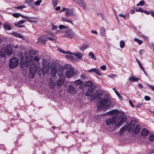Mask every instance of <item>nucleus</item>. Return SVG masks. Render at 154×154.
<instances>
[{"instance_id":"473e14b6","label":"nucleus","mask_w":154,"mask_h":154,"mask_svg":"<svg viewBox=\"0 0 154 154\" xmlns=\"http://www.w3.org/2000/svg\"><path fill=\"white\" fill-rule=\"evenodd\" d=\"M64 67L65 69H67V70H69L70 69H72V68H71V66L69 64H65L64 66Z\"/></svg>"},{"instance_id":"774afa93","label":"nucleus","mask_w":154,"mask_h":154,"mask_svg":"<svg viewBox=\"0 0 154 154\" xmlns=\"http://www.w3.org/2000/svg\"><path fill=\"white\" fill-rule=\"evenodd\" d=\"M150 13H151V16H152V17H154V12L151 11Z\"/></svg>"},{"instance_id":"9d476101","label":"nucleus","mask_w":154,"mask_h":154,"mask_svg":"<svg viewBox=\"0 0 154 154\" xmlns=\"http://www.w3.org/2000/svg\"><path fill=\"white\" fill-rule=\"evenodd\" d=\"M73 9H69L67 8L66 9L65 15L66 17L71 16L73 15Z\"/></svg>"},{"instance_id":"4468645a","label":"nucleus","mask_w":154,"mask_h":154,"mask_svg":"<svg viewBox=\"0 0 154 154\" xmlns=\"http://www.w3.org/2000/svg\"><path fill=\"white\" fill-rule=\"evenodd\" d=\"M12 16L14 17L18 18L20 16H21L23 18H28V19H30L31 18V17H29L27 16H24L23 15H22L20 13H13L12 14Z\"/></svg>"},{"instance_id":"393cba45","label":"nucleus","mask_w":154,"mask_h":154,"mask_svg":"<svg viewBox=\"0 0 154 154\" xmlns=\"http://www.w3.org/2000/svg\"><path fill=\"white\" fill-rule=\"evenodd\" d=\"M49 85L50 87L53 89L55 85L52 81L50 80L49 82Z\"/></svg>"},{"instance_id":"f257e3e1","label":"nucleus","mask_w":154,"mask_h":154,"mask_svg":"<svg viewBox=\"0 0 154 154\" xmlns=\"http://www.w3.org/2000/svg\"><path fill=\"white\" fill-rule=\"evenodd\" d=\"M110 112V114L115 113L116 114L118 113V115L116 116H114L106 120V123L108 125L115 124V127L119 128L127 120V117L122 112L119 113L117 110H113Z\"/></svg>"},{"instance_id":"2eb2a0df","label":"nucleus","mask_w":154,"mask_h":154,"mask_svg":"<svg viewBox=\"0 0 154 154\" xmlns=\"http://www.w3.org/2000/svg\"><path fill=\"white\" fill-rule=\"evenodd\" d=\"M3 28L6 30H10L12 29L11 25L9 23H5L4 25Z\"/></svg>"},{"instance_id":"1a4fd4ad","label":"nucleus","mask_w":154,"mask_h":154,"mask_svg":"<svg viewBox=\"0 0 154 154\" xmlns=\"http://www.w3.org/2000/svg\"><path fill=\"white\" fill-rule=\"evenodd\" d=\"M68 88L67 92L71 94H75L76 93V89L72 85H69L68 86Z\"/></svg>"},{"instance_id":"13d9d810","label":"nucleus","mask_w":154,"mask_h":154,"mask_svg":"<svg viewBox=\"0 0 154 154\" xmlns=\"http://www.w3.org/2000/svg\"><path fill=\"white\" fill-rule=\"evenodd\" d=\"M144 52V51L143 50H141L139 52V53L141 55H142L143 53Z\"/></svg>"},{"instance_id":"09e8293b","label":"nucleus","mask_w":154,"mask_h":154,"mask_svg":"<svg viewBox=\"0 0 154 154\" xmlns=\"http://www.w3.org/2000/svg\"><path fill=\"white\" fill-rule=\"evenodd\" d=\"M56 73V70L55 69H53V71H52V72H51V74L52 75H54Z\"/></svg>"},{"instance_id":"ea45409f","label":"nucleus","mask_w":154,"mask_h":154,"mask_svg":"<svg viewBox=\"0 0 154 154\" xmlns=\"http://www.w3.org/2000/svg\"><path fill=\"white\" fill-rule=\"evenodd\" d=\"M119 16L121 17H123L126 20H127V19H128L129 17V15H128L127 16H125L124 15H122L121 14H119Z\"/></svg>"},{"instance_id":"6e6d98bb","label":"nucleus","mask_w":154,"mask_h":154,"mask_svg":"<svg viewBox=\"0 0 154 154\" xmlns=\"http://www.w3.org/2000/svg\"><path fill=\"white\" fill-rule=\"evenodd\" d=\"M76 3L80 4V2L82 1V0H73Z\"/></svg>"},{"instance_id":"58836bf2","label":"nucleus","mask_w":154,"mask_h":154,"mask_svg":"<svg viewBox=\"0 0 154 154\" xmlns=\"http://www.w3.org/2000/svg\"><path fill=\"white\" fill-rule=\"evenodd\" d=\"M42 2V0H38L35 2L34 3V5H36L38 6Z\"/></svg>"},{"instance_id":"a878e982","label":"nucleus","mask_w":154,"mask_h":154,"mask_svg":"<svg viewBox=\"0 0 154 154\" xmlns=\"http://www.w3.org/2000/svg\"><path fill=\"white\" fill-rule=\"evenodd\" d=\"M79 4L84 9H85L86 8L85 4L83 1H81Z\"/></svg>"},{"instance_id":"9b49d317","label":"nucleus","mask_w":154,"mask_h":154,"mask_svg":"<svg viewBox=\"0 0 154 154\" xmlns=\"http://www.w3.org/2000/svg\"><path fill=\"white\" fill-rule=\"evenodd\" d=\"M74 74V71L72 69L67 70L66 72V76L67 78L71 77Z\"/></svg>"},{"instance_id":"ddd939ff","label":"nucleus","mask_w":154,"mask_h":154,"mask_svg":"<svg viewBox=\"0 0 154 154\" xmlns=\"http://www.w3.org/2000/svg\"><path fill=\"white\" fill-rule=\"evenodd\" d=\"M65 79V78L64 76H61L57 82V86H60L62 85L64 83Z\"/></svg>"},{"instance_id":"e433bc0d","label":"nucleus","mask_w":154,"mask_h":154,"mask_svg":"<svg viewBox=\"0 0 154 154\" xmlns=\"http://www.w3.org/2000/svg\"><path fill=\"white\" fill-rule=\"evenodd\" d=\"M65 57L67 58H68L71 60H73V57L72 55L68 54L67 55L65 56Z\"/></svg>"},{"instance_id":"3c124183","label":"nucleus","mask_w":154,"mask_h":154,"mask_svg":"<svg viewBox=\"0 0 154 154\" xmlns=\"http://www.w3.org/2000/svg\"><path fill=\"white\" fill-rule=\"evenodd\" d=\"M147 85L151 89L154 91V86L152 85Z\"/></svg>"},{"instance_id":"4be33fe9","label":"nucleus","mask_w":154,"mask_h":154,"mask_svg":"<svg viewBox=\"0 0 154 154\" xmlns=\"http://www.w3.org/2000/svg\"><path fill=\"white\" fill-rule=\"evenodd\" d=\"M130 81L132 82H135L139 80V78L133 76L131 77H130L129 78Z\"/></svg>"},{"instance_id":"4d7b16f0","label":"nucleus","mask_w":154,"mask_h":154,"mask_svg":"<svg viewBox=\"0 0 154 154\" xmlns=\"http://www.w3.org/2000/svg\"><path fill=\"white\" fill-rule=\"evenodd\" d=\"M143 12L147 14H149L150 13V12L148 11H143Z\"/></svg>"},{"instance_id":"aec40b11","label":"nucleus","mask_w":154,"mask_h":154,"mask_svg":"<svg viewBox=\"0 0 154 154\" xmlns=\"http://www.w3.org/2000/svg\"><path fill=\"white\" fill-rule=\"evenodd\" d=\"M128 128V126L125 125L120 130V134L121 135H122L123 132L125 130L127 129Z\"/></svg>"},{"instance_id":"bb28decb","label":"nucleus","mask_w":154,"mask_h":154,"mask_svg":"<svg viewBox=\"0 0 154 154\" xmlns=\"http://www.w3.org/2000/svg\"><path fill=\"white\" fill-rule=\"evenodd\" d=\"M61 20L62 21L67 22L69 23H72V20L68 19L65 17H62L61 18Z\"/></svg>"},{"instance_id":"412c9836","label":"nucleus","mask_w":154,"mask_h":154,"mask_svg":"<svg viewBox=\"0 0 154 154\" xmlns=\"http://www.w3.org/2000/svg\"><path fill=\"white\" fill-rule=\"evenodd\" d=\"M26 2L30 7L32 8H34V4L32 1L31 0H26Z\"/></svg>"},{"instance_id":"f8f14e48","label":"nucleus","mask_w":154,"mask_h":154,"mask_svg":"<svg viewBox=\"0 0 154 154\" xmlns=\"http://www.w3.org/2000/svg\"><path fill=\"white\" fill-rule=\"evenodd\" d=\"M25 20H21L18 21L17 23H14V25L18 28L24 27H25L24 25H22L21 24L25 23Z\"/></svg>"},{"instance_id":"39448f33","label":"nucleus","mask_w":154,"mask_h":154,"mask_svg":"<svg viewBox=\"0 0 154 154\" xmlns=\"http://www.w3.org/2000/svg\"><path fill=\"white\" fill-rule=\"evenodd\" d=\"M19 64V60L16 57H13L9 61V66L12 69L16 68Z\"/></svg>"},{"instance_id":"72a5a7b5","label":"nucleus","mask_w":154,"mask_h":154,"mask_svg":"<svg viewBox=\"0 0 154 154\" xmlns=\"http://www.w3.org/2000/svg\"><path fill=\"white\" fill-rule=\"evenodd\" d=\"M58 51L61 53H64V54H70V52L69 51H64L61 49H58Z\"/></svg>"},{"instance_id":"338daca9","label":"nucleus","mask_w":154,"mask_h":154,"mask_svg":"<svg viewBox=\"0 0 154 154\" xmlns=\"http://www.w3.org/2000/svg\"><path fill=\"white\" fill-rule=\"evenodd\" d=\"M129 103L131 106H132L133 107L134 106L133 104V103L131 101H129Z\"/></svg>"},{"instance_id":"4c0bfd02","label":"nucleus","mask_w":154,"mask_h":154,"mask_svg":"<svg viewBox=\"0 0 154 154\" xmlns=\"http://www.w3.org/2000/svg\"><path fill=\"white\" fill-rule=\"evenodd\" d=\"M136 10L137 12H140L143 13V10L142 8L140 7H137L136 8Z\"/></svg>"},{"instance_id":"a18cd8bd","label":"nucleus","mask_w":154,"mask_h":154,"mask_svg":"<svg viewBox=\"0 0 154 154\" xmlns=\"http://www.w3.org/2000/svg\"><path fill=\"white\" fill-rule=\"evenodd\" d=\"M47 39H48L49 40L51 41H54L55 42L56 41V39L54 38L47 37Z\"/></svg>"},{"instance_id":"37998d69","label":"nucleus","mask_w":154,"mask_h":154,"mask_svg":"<svg viewBox=\"0 0 154 154\" xmlns=\"http://www.w3.org/2000/svg\"><path fill=\"white\" fill-rule=\"evenodd\" d=\"M149 139L151 141L154 140V135L151 134L149 136Z\"/></svg>"},{"instance_id":"49530a36","label":"nucleus","mask_w":154,"mask_h":154,"mask_svg":"<svg viewBox=\"0 0 154 154\" xmlns=\"http://www.w3.org/2000/svg\"><path fill=\"white\" fill-rule=\"evenodd\" d=\"M58 28V27L57 26L54 25H52V28L51 29L52 30H55L57 29V28Z\"/></svg>"},{"instance_id":"cd10ccee","label":"nucleus","mask_w":154,"mask_h":154,"mask_svg":"<svg viewBox=\"0 0 154 154\" xmlns=\"http://www.w3.org/2000/svg\"><path fill=\"white\" fill-rule=\"evenodd\" d=\"M88 55L89 56H91V58L94 60H96V58L93 52H90Z\"/></svg>"},{"instance_id":"20e7f679","label":"nucleus","mask_w":154,"mask_h":154,"mask_svg":"<svg viewBox=\"0 0 154 154\" xmlns=\"http://www.w3.org/2000/svg\"><path fill=\"white\" fill-rule=\"evenodd\" d=\"M12 48L10 45H3L1 47V52L3 54H7L10 56L12 53Z\"/></svg>"},{"instance_id":"69168bd1","label":"nucleus","mask_w":154,"mask_h":154,"mask_svg":"<svg viewBox=\"0 0 154 154\" xmlns=\"http://www.w3.org/2000/svg\"><path fill=\"white\" fill-rule=\"evenodd\" d=\"M113 89L115 91L116 94H118L119 93L116 90V88L115 87Z\"/></svg>"},{"instance_id":"c85d7f7f","label":"nucleus","mask_w":154,"mask_h":154,"mask_svg":"<svg viewBox=\"0 0 154 154\" xmlns=\"http://www.w3.org/2000/svg\"><path fill=\"white\" fill-rule=\"evenodd\" d=\"M92 85L93 84L92 82L88 80L86 82L85 85L86 86H90Z\"/></svg>"},{"instance_id":"f03ea898","label":"nucleus","mask_w":154,"mask_h":154,"mask_svg":"<svg viewBox=\"0 0 154 154\" xmlns=\"http://www.w3.org/2000/svg\"><path fill=\"white\" fill-rule=\"evenodd\" d=\"M25 62L23 63V61H21V67L25 66L26 67L29 66V77L31 78H33L37 71V67L34 63L33 57L30 54L27 56L26 55Z\"/></svg>"},{"instance_id":"c9c22d12","label":"nucleus","mask_w":154,"mask_h":154,"mask_svg":"<svg viewBox=\"0 0 154 154\" xmlns=\"http://www.w3.org/2000/svg\"><path fill=\"white\" fill-rule=\"evenodd\" d=\"M139 66L140 68L143 72H144V74L146 75H147V73H146V71H145V70L144 69V68L142 66V64H140V65H139Z\"/></svg>"},{"instance_id":"0e129e2a","label":"nucleus","mask_w":154,"mask_h":154,"mask_svg":"<svg viewBox=\"0 0 154 154\" xmlns=\"http://www.w3.org/2000/svg\"><path fill=\"white\" fill-rule=\"evenodd\" d=\"M91 32L95 34H97V32L95 30H92L91 31Z\"/></svg>"},{"instance_id":"79ce46f5","label":"nucleus","mask_w":154,"mask_h":154,"mask_svg":"<svg viewBox=\"0 0 154 154\" xmlns=\"http://www.w3.org/2000/svg\"><path fill=\"white\" fill-rule=\"evenodd\" d=\"M59 27L60 29H65L66 30L68 28L64 25H60L59 26Z\"/></svg>"},{"instance_id":"b1692460","label":"nucleus","mask_w":154,"mask_h":154,"mask_svg":"<svg viewBox=\"0 0 154 154\" xmlns=\"http://www.w3.org/2000/svg\"><path fill=\"white\" fill-rule=\"evenodd\" d=\"M100 33L102 35L105 36L106 34V30L103 27H102L100 29Z\"/></svg>"},{"instance_id":"bf43d9fd","label":"nucleus","mask_w":154,"mask_h":154,"mask_svg":"<svg viewBox=\"0 0 154 154\" xmlns=\"http://www.w3.org/2000/svg\"><path fill=\"white\" fill-rule=\"evenodd\" d=\"M80 77L81 78H82L83 79H85L86 78V76L84 74L81 75Z\"/></svg>"},{"instance_id":"dca6fc26","label":"nucleus","mask_w":154,"mask_h":154,"mask_svg":"<svg viewBox=\"0 0 154 154\" xmlns=\"http://www.w3.org/2000/svg\"><path fill=\"white\" fill-rule=\"evenodd\" d=\"M88 72H95L97 74L99 75H101V74L100 73V71L99 69H97L96 68H93L89 70Z\"/></svg>"},{"instance_id":"052dcab7","label":"nucleus","mask_w":154,"mask_h":154,"mask_svg":"<svg viewBox=\"0 0 154 154\" xmlns=\"http://www.w3.org/2000/svg\"><path fill=\"white\" fill-rule=\"evenodd\" d=\"M115 75H113V74H110V75H108L107 76L110 78H114Z\"/></svg>"},{"instance_id":"a19ab883","label":"nucleus","mask_w":154,"mask_h":154,"mask_svg":"<svg viewBox=\"0 0 154 154\" xmlns=\"http://www.w3.org/2000/svg\"><path fill=\"white\" fill-rule=\"evenodd\" d=\"M145 4V2L143 0H142L141 1H140L138 4H137V6H142L143 5H144Z\"/></svg>"},{"instance_id":"864d4df0","label":"nucleus","mask_w":154,"mask_h":154,"mask_svg":"<svg viewBox=\"0 0 154 154\" xmlns=\"http://www.w3.org/2000/svg\"><path fill=\"white\" fill-rule=\"evenodd\" d=\"M67 8H63L61 10H60V12H63L64 11H65V12H66V9H67Z\"/></svg>"},{"instance_id":"6e6552de","label":"nucleus","mask_w":154,"mask_h":154,"mask_svg":"<svg viewBox=\"0 0 154 154\" xmlns=\"http://www.w3.org/2000/svg\"><path fill=\"white\" fill-rule=\"evenodd\" d=\"M64 32L66 33L65 37L69 38H72L74 36V32L72 29H67L65 30Z\"/></svg>"},{"instance_id":"0eeeda50","label":"nucleus","mask_w":154,"mask_h":154,"mask_svg":"<svg viewBox=\"0 0 154 154\" xmlns=\"http://www.w3.org/2000/svg\"><path fill=\"white\" fill-rule=\"evenodd\" d=\"M47 35H43L39 37L38 38L37 43L41 45L45 44L47 40Z\"/></svg>"},{"instance_id":"8fccbe9b","label":"nucleus","mask_w":154,"mask_h":154,"mask_svg":"<svg viewBox=\"0 0 154 154\" xmlns=\"http://www.w3.org/2000/svg\"><path fill=\"white\" fill-rule=\"evenodd\" d=\"M116 95L120 100H122L123 99L122 97L120 94L119 93H118V94H117Z\"/></svg>"},{"instance_id":"e2e57ef3","label":"nucleus","mask_w":154,"mask_h":154,"mask_svg":"<svg viewBox=\"0 0 154 154\" xmlns=\"http://www.w3.org/2000/svg\"><path fill=\"white\" fill-rule=\"evenodd\" d=\"M142 103H138L137 105V107L139 108V107H140L141 106H142Z\"/></svg>"},{"instance_id":"5fc2aeb1","label":"nucleus","mask_w":154,"mask_h":154,"mask_svg":"<svg viewBox=\"0 0 154 154\" xmlns=\"http://www.w3.org/2000/svg\"><path fill=\"white\" fill-rule=\"evenodd\" d=\"M34 59L37 62L39 60V58L37 56H35L34 57Z\"/></svg>"},{"instance_id":"7c9ffc66","label":"nucleus","mask_w":154,"mask_h":154,"mask_svg":"<svg viewBox=\"0 0 154 154\" xmlns=\"http://www.w3.org/2000/svg\"><path fill=\"white\" fill-rule=\"evenodd\" d=\"M125 46V42L123 40H121L120 42V46L121 48H123Z\"/></svg>"},{"instance_id":"6ab92c4d","label":"nucleus","mask_w":154,"mask_h":154,"mask_svg":"<svg viewBox=\"0 0 154 154\" xmlns=\"http://www.w3.org/2000/svg\"><path fill=\"white\" fill-rule=\"evenodd\" d=\"M141 128L140 126L138 125H137L134 130V132L135 134H137L139 133Z\"/></svg>"},{"instance_id":"a211bd4d","label":"nucleus","mask_w":154,"mask_h":154,"mask_svg":"<svg viewBox=\"0 0 154 154\" xmlns=\"http://www.w3.org/2000/svg\"><path fill=\"white\" fill-rule=\"evenodd\" d=\"M70 54H73L77 59H80L82 58V57L83 54H81L79 52L76 53H71Z\"/></svg>"},{"instance_id":"c03bdc74","label":"nucleus","mask_w":154,"mask_h":154,"mask_svg":"<svg viewBox=\"0 0 154 154\" xmlns=\"http://www.w3.org/2000/svg\"><path fill=\"white\" fill-rule=\"evenodd\" d=\"M100 69L102 70H105L106 69V67L105 65H103L100 67Z\"/></svg>"},{"instance_id":"680f3d73","label":"nucleus","mask_w":154,"mask_h":154,"mask_svg":"<svg viewBox=\"0 0 154 154\" xmlns=\"http://www.w3.org/2000/svg\"><path fill=\"white\" fill-rule=\"evenodd\" d=\"M60 6H57L55 8V10L56 11H58L60 10Z\"/></svg>"},{"instance_id":"423d86ee","label":"nucleus","mask_w":154,"mask_h":154,"mask_svg":"<svg viewBox=\"0 0 154 154\" xmlns=\"http://www.w3.org/2000/svg\"><path fill=\"white\" fill-rule=\"evenodd\" d=\"M94 90V88H93L90 87L87 91V93L85 94L86 96H88L91 97H93L94 98H97L98 95H96L97 92V91L96 93H93Z\"/></svg>"},{"instance_id":"f3484780","label":"nucleus","mask_w":154,"mask_h":154,"mask_svg":"<svg viewBox=\"0 0 154 154\" xmlns=\"http://www.w3.org/2000/svg\"><path fill=\"white\" fill-rule=\"evenodd\" d=\"M149 134V131L145 128H143L141 131V135L143 136H147Z\"/></svg>"},{"instance_id":"f704fd0d","label":"nucleus","mask_w":154,"mask_h":154,"mask_svg":"<svg viewBox=\"0 0 154 154\" xmlns=\"http://www.w3.org/2000/svg\"><path fill=\"white\" fill-rule=\"evenodd\" d=\"M75 84L76 85H79L82 84V81L80 80H77L75 81Z\"/></svg>"},{"instance_id":"5701e85b","label":"nucleus","mask_w":154,"mask_h":154,"mask_svg":"<svg viewBox=\"0 0 154 154\" xmlns=\"http://www.w3.org/2000/svg\"><path fill=\"white\" fill-rule=\"evenodd\" d=\"M12 34L16 37L19 38H23V36L19 33H17L16 32H14L12 33Z\"/></svg>"},{"instance_id":"de8ad7c7","label":"nucleus","mask_w":154,"mask_h":154,"mask_svg":"<svg viewBox=\"0 0 154 154\" xmlns=\"http://www.w3.org/2000/svg\"><path fill=\"white\" fill-rule=\"evenodd\" d=\"M58 0H52V2L54 6L57 5Z\"/></svg>"},{"instance_id":"2f4dec72","label":"nucleus","mask_w":154,"mask_h":154,"mask_svg":"<svg viewBox=\"0 0 154 154\" xmlns=\"http://www.w3.org/2000/svg\"><path fill=\"white\" fill-rule=\"evenodd\" d=\"M88 47V45H83L82 47H81L79 49L82 51H84L85 50L87 47Z\"/></svg>"},{"instance_id":"7ed1b4c3","label":"nucleus","mask_w":154,"mask_h":154,"mask_svg":"<svg viewBox=\"0 0 154 154\" xmlns=\"http://www.w3.org/2000/svg\"><path fill=\"white\" fill-rule=\"evenodd\" d=\"M111 101L108 99H100L97 103V107L100 108H107L110 106Z\"/></svg>"},{"instance_id":"c756f323","label":"nucleus","mask_w":154,"mask_h":154,"mask_svg":"<svg viewBox=\"0 0 154 154\" xmlns=\"http://www.w3.org/2000/svg\"><path fill=\"white\" fill-rule=\"evenodd\" d=\"M135 42H136L138 43L139 45H140L143 43V41L142 40H140L139 39L136 38H135L134 39Z\"/></svg>"},{"instance_id":"603ef678","label":"nucleus","mask_w":154,"mask_h":154,"mask_svg":"<svg viewBox=\"0 0 154 154\" xmlns=\"http://www.w3.org/2000/svg\"><path fill=\"white\" fill-rule=\"evenodd\" d=\"M144 99L145 100H146L148 101L149 100H150V98L149 97L147 96H145Z\"/></svg>"}]
</instances>
